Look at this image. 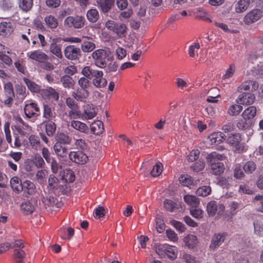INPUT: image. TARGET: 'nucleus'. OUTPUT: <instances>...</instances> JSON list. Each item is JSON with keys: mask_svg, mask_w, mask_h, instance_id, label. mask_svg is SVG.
Listing matches in <instances>:
<instances>
[{"mask_svg": "<svg viewBox=\"0 0 263 263\" xmlns=\"http://www.w3.org/2000/svg\"><path fill=\"white\" fill-rule=\"evenodd\" d=\"M59 183L58 179L52 175H50L48 179V187L49 191H52L57 188Z\"/></svg>", "mask_w": 263, "mask_h": 263, "instance_id": "obj_51", "label": "nucleus"}, {"mask_svg": "<svg viewBox=\"0 0 263 263\" xmlns=\"http://www.w3.org/2000/svg\"><path fill=\"white\" fill-rule=\"evenodd\" d=\"M14 27L12 23L10 22L2 21L0 22V32L5 35H10L13 31Z\"/></svg>", "mask_w": 263, "mask_h": 263, "instance_id": "obj_19", "label": "nucleus"}, {"mask_svg": "<svg viewBox=\"0 0 263 263\" xmlns=\"http://www.w3.org/2000/svg\"><path fill=\"white\" fill-rule=\"evenodd\" d=\"M91 131L95 135H99L104 130L103 124L101 121L98 120L92 123L90 126Z\"/></svg>", "mask_w": 263, "mask_h": 263, "instance_id": "obj_26", "label": "nucleus"}, {"mask_svg": "<svg viewBox=\"0 0 263 263\" xmlns=\"http://www.w3.org/2000/svg\"><path fill=\"white\" fill-rule=\"evenodd\" d=\"M0 7L4 11H9L13 7V3L11 0H1Z\"/></svg>", "mask_w": 263, "mask_h": 263, "instance_id": "obj_57", "label": "nucleus"}, {"mask_svg": "<svg viewBox=\"0 0 263 263\" xmlns=\"http://www.w3.org/2000/svg\"><path fill=\"white\" fill-rule=\"evenodd\" d=\"M21 210L26 215L32 214L34 210V206L29 201L23 203L21 206Z\"/></svg>", "mask_w": 263, "mask_h": 263, "instance_id": "obj_38", "label": "nucleus"}, {"mask_svg": "<svg viewBox=\"0 0 263 263\" xmlns=\"http://www.w3.org/2000/svg\"><path fill=\"white\" fill-rule=\"evenodd\" d=\"M166 247H167V245L164 244H156L155 245V250L156 252L158 254L160 257H164L166 256Z\"/></svg>", "mask_w": 263, "mask_h": 263, "instance_id": "obj_54", "label": "nucleus"}, {"mask_svg": "<svg viewBox=\"0 0 263 263\" xmlns=\"http://www.w3.org/2000/svg\"><path fill=\"white\" fill-rule=\"evenodd\" d=\"M235 70V67L234 65L231 64L230 65L229 68L226 70L224 74L222 77V79L226 81L232 77Z\"/></svg>", "mask_w": 263, "mask_h": 263, "instance_id": "obj_59", "label": "nucleus"}, {"mask_svg": "<svg viewBox=\"0 0 263 263\" xmlns=\"http://www.w3.org/2000/svg\"><path fill=\"white\" fill-rule=\"evenodd\" d=\"M87 17L91 22H96L99 17L98 12L96 9H90L87 13Z\"/></svg>", "mask_w": 263, "mask_h": 263, "instance_id": "obj_53", "label": "nucleus"}, {"mask_svg": "<svg viewBox=\"0 0 263 263\" xmlns=\"http://www.w3.org/2000/svg\"><path fill=\"white\" fill-rule=\"evenodd\" d=\"M224 206L222 204H218L216 201H211L209 202L206 206V210L210 216H213L217 214L221 215L224 211Z\"/></svg>", "mask_w": 263, "mask_h": 263, "instance_id": "obj_5", "label": "nucleus"}, {"mask_svg": "<svg viewBox=\"0 0 263 263\" xmlns=\"http://www.w3.org/2000/svg\"><path fill=\"white\" fill-rule=\"evenodd\" d=\"M224 138L226 139V142L228 144L235 146L239 153L242 152V150L240 149L239 146L241 137L239 134H229Z\"/></svg>", "mask_w": 263, "mask_h": 263, "instance_id": "obj_12", "label": "nucleus"}, {"mask_svg": "<svg viewBox=\"0 0 263 263\" xmlns=\"http://www.w3.org/2000/svg\"><path fill=\"white\" fill-rule=\"evenodd\" d=\"M24 82L28 88L32 92H38L41 91L40 86L27 78L24 79Z\"/></svg>", "mask_w": 263, "mask_h": 263, "instance_id": "obj_37", "label": "nucleus"}, {"mask_svg": "<svg viewBox=\"0 0 263 263\" xmlns=\"http://www.w3.org/2000/svg\"><path fill=\"white\" fill-rule=\"evenodd\" d=\"M162 165L161 163H157L155 164L152 171L151 172V174L153 177H157L160 175L162 172Z\"/></svg>", "mask_w": 263, "mask_h": 263, "instance_id": "obj_64", "label": "nucleus"}, {"mask_svg": "<svg viewBox=\"0 0 263 263\" xmlns=\"http://www.w3.org/2000/svg\"><path fill=\"white\" fill-rule=\"evenodd\" d=\"M98 6L104 13H106L111 9L114 0H97Z\"/></svg>", "mask_w": 263, "mask_h": 263, "instance_id": "obj_21", "label": "nucleus"}, {"mask_svg": "<svg viewBox=\"0 0 263 263\" xmlns=\"http://www.w3.org/2000/svg\"><path fill=\"white\" fill-rule=\"evenodd\" d=\"M252 85L253 89H255L256 85V83L253 81H246L243 83L241 85L238 87V90L241 92L242 90H249L250 88V86Z\"/></svg>", "mask_w": 263, "mask_h": 263, "instance_id": "obj_55", "label": "nucleus"}, {"mask_svg": "<svg viewBox=\"0 0 263 263\" xmlns=\"http://www.w3.org/2000/svg\"><path fill=\"white\" fill-rule=\"evenodd\" d=\"M45 126L47 135L49 137L53 136L56 130L55 124L51 121H48L45 122Z\"/></svg>", "mask_w": 263, "mask_h": 263, "instance_id": "obj_35", "label": "nucleus"}, {"mask_svg": "<svg viewBox=\"0 0 263 263\" xmlns=\"http://www.w3.org/2000/svg\"><path fill=\"white\" fill-rule=\"evenodd\" d=\"M28 140L32 149L37 151L41 148V143L39 136L35 135H31L29 137Z\"/></svg>", "mask_w": 263, "mask_h": 263, "instance_id": "obj_22", "label": "nucleus"}, {"mask_svg": "<svg viewBox=\"0 0 263 263\" xmlns=\"http://www.w3.org/2000/svg\"><path fill=\"white\" fill-rule=\"evenodd\" d=\"M226 136L221 132L214 133L211 134L208 139L212 144H219L225 140Z\"/></svg>", "mask_w": 263, "mask_h": 263, "instance_id": "obj_20", "label": "nucleus"}, {"mask_svg": "<svg viewBox=\"0 0 263 263\" xmlns=\"http://www.w3.org/2000/svg\"><path fill=\"white\" fill-rule=\"evenodd\" d=\"M42 155L43 156V158L45 159L47 163H49L53 161V158L51 156V154L47 147H42Z\"/></svg>", "mask_w": 263, "mask_h": 263, "instance_id": "obj_61", "label": "nucleus"}, {"mask_svg": "<svg viewBox=\"0 0 263 263\" xmlns=\"http://www.w3.org/2000/svg\"><path fill=\"white\" fill-rule=\"evenodd\" d=\"M62 179L66 182H72L75 179V176L71 170H66L64 171Z\"/></svg>", "mask_w": 263, "mask_h": 263, "instance_id": "obj_41", "label": "nucleus"}, {"mask_svg": "<svg viewBox=\"0 0 263 263\" xmlns=\"http://www.w3.org/2000/svg\"><path fill=\"white\" fill-rule=\"evenodd\" d=\"M10 184L13 191L16 193H18L22 191L23 183L18 177L16 176L12 177L10 180Z\"/></svg>", "mask_w": 263, "mask_h": 263, "instance_id": "obj_28", "label": "nucleus"}, {"mask_svg": "<svg viewBox=\"0 0 263 263\" xmlns=\"http://www.w3.org/2000/svg\"><path fill=\"white\" fill-rule=\"evenodd\" d=\"M112 55L109 49H99L92 53V58L95 65L99 68H103L107 62L111 59Z\"/></svg>", "mask_w": 263, "mask_h": 263, "instance_id": "obj_2", "label": "nucleus"}, {"mask_svg": "<svg viewBox=\"0 0 263 263\" xmlns=\"http://www.w3.org/2000/svg\"><path fill=\"white\" fill-rule=\"evenodd\" d=\"M96 115L95 107L90 105L87 104L84 106V110L82 114L83 119H91Z\"/></svg>", "mask_w": 263, "mask_h": 263, "instance_id": "obj_18", "label": "nucleus"}, {"mask_svg": "<svg viewBox=\"0 0 263 263\" xmlns=\"http://www.w3.org/2000/svg\"><path fill=\"white\" fill-rule=\"evenodd\" d=\"M184 201L192 208H197L199 204V200L196 196L191 195H185L183 197Z\"/></svg>", "mask_w": 263, "mask_h": 263, "instance_id": "obj_29", "label": "nucleus"}, {"mask_svg": "<svg viewBox=\"0 0 263 263\" xmlns=\"http://www.w3.org/2000/svg\"><path fill=\"white\" fill-rule=\"evenodd\" d=\"M78 84L80 88L88 89L91 85V82L89 78L83 76L79 79Z\"/></svg>", "mask_w": 263, "mask_h": 263, "instance_id": "obj_42", "label": "nucleus"}, {"mask_svg": "<svg viewBox=\"0 0 263 263\" xmlns=\"http://www.w3.org/2000/svg\"><path fill=\"white\" fill-rule=\"evenodd\" d=\"M250 4V0H239L235 5V8L237 13L245 11Z\"/></svg>", "mask_w": 263, "mask_h": 263, "instance_id": "obj_27", "label": "nucleus"}, {"mask_svg": "<svg viewBox=\"0 0 263 263\" xmlns=\"http://www.w3.org/2000/svg\"><path fill=\"white\" fill-rule=\"evenodd\" d=\"M27 56L30 59L39 62H43L48 59V55L40 50L28 52Z\"/></svg>", "mask_w": 263, "mask_h": 263, "instance_id": "obj_15", "label": "nucleus"}, {"mask_svg": "<svg viewBox=\"0 0 263 263\" xmlns=\"http://www.w3.org/2000/svg\"><path fill=\"white\" fill-rule=\"evenodd\" d=\"M68 156L72 161L79 164H84L88 160L87 155L82 151L70 152Z\"/></svg>", "mask_w": 263, "mask_h": 263, "instance_id": "obj_9", "label": "nucleus"}, {"mask_svg": "<svg viewBox=\"0 0 263 263\" xmlns=\"http://www.w3.org/2000/svg\"><path fill=\"white\" fill-rule=\"evenodd\" d=\"M57 39H52V42L50 44L49 50L52 54L55 55L58 58L62 59L63 58L61 49L62 45L57 44Z\"/></svg>", "mask_w": 263, "mask_h": 263, "instance_id": "obj_17", "label": "nucleus"}, {"mask_svg": "<svg viewBox=\"0 0 263 263\" xmlns=\"http://www.w3.org/2000/svg\"><path fill=\"white\" fill-rule=\"evenodd\" d=\"M64 54L68 60L75 61L78 60L80 57L81 50L74 45H69L65 48Z\"/></svg>", "mask_w": 263, "mask_h": 263, "instance_id": "obj_6", "label": "nucleus"}, {"mask_svg": "<svg viewBox=\"0 0 263 263\" xmlns=\"http://www.w3.org/2000/svg\"><path fill=\"white\" fill-rule=\"evenodd\" d=\"M19 6L22 10L27 12L31 9L33 5L32 0H20Z\"/></svg>", "mask_w": 263, "mask_h": 263, "instance_id": "obj_49", "label": "nucleus"}, {"mask_svg": "<svg viewBox=\"0 0 263 263\" xmlns=\"http://www.w3.org/2000/svg\"><path fill=\"white\" fill-rule=\"evenodd\" d=\"M62 86L65 88L73 89L74 86V82L72 78L68 75H64L60 79Z\"/></svg>", "mask_w": 263, "mask_h": 263, "instance_id": "obj_24", "label": "nucleus"}, {"mask_svg": "<svg viewBox=\"0 0 263 263\" xmlns=\"http://www.w3.org/2000/svg\"><path fill=\"white\" fill-rule=\"evenodd\" d=\"M190 213L192 216L196 218H201L203 217V211L198 206L190 209Z\"/></svg>", "mask_w": 263, "mask_h": 263, "instance_id": "obj_63", "label": "nucleus"}, {"mask_svg": "<svg viewBox=\"0 0 263 263\" xmlns=\"http://www.w3.org/2000/svg\"><path fill=\"white\" fill-rule=\"evenodd\" d=\"M85 21L84 16L77 15L67 17L64 20V24L68 28L80 29L84 27Z\"/></svg>", "mask_w": 263, "mask_h": 263, "instance_id": "obj_3", "label": "nucleus"}, {"mask_svg": "<svg viewBox=\"0 0 263 263\" xmlns=\"http://www.w3.org/2000/svg\"><path fill=\"white\" fill-rule=\"evenodd\" d=\"M35 190L34 183L30 181L26 180L23 183L22 191L29 195L32 194Z\"/></svg>", "mask_w": 263, "mask_h": 263, "instance_id": "obj_32", "label": "nucleus"}, {"mask_svg": "<svg viewBox=\"0 0 263 263\" xmlns=\"http://www.w3.org/2000/svg\"><path fill=\"white\" fill-rule=\"evenodd\" d=\"M184 242L189 248L193 249L197 245L198 240L195 235H189L184 238Z\"/></svg>", "mask_w": 263, "mask_h": 263, "instance_id": "obj_30", "label": "nucleus"}, {"mask_svg": "<svg viewBox=\"0 0 263 263\" xmlns=\"http://www.w3.org/2000/svg\"><path fill=\"white\" fill-rule=\"evenodd\" d=\"M224 156L216 152H213L207 155L206 159L210 166L211 172L215 175H220L224 170V164L219 161L223 160Z\"/></svg>", "mask_w": 263, "mask_h": 263, "instance_id": "obj_1", "label": "nucleus"}, {"mask_svg": "<svg viewBox=\"0 0 263 263\" xmlns=\"http://www.w3.org/2000/svg\"><path fill=\"white\" fill-rule=\"evenodd\" d=\"M83 76L89 78L92 83L93 81H96L100 76H103V72L101 70L93 69L90 66H85L81 71Z\"/></svg>", "mask_w": 263, "mask_h": 263, "instance_id": "obj_7", "label": "nucleus"}, {"mask_svg": "<svg viewBox=\"0 0 263 263\" xmlns=\"http://www.w3.org/2000/svg\"><path fill=\"white\" fill-rule=\"evenodd\" d=\"M166 255L172 259H175L177 257L178 250L176 247L167 245L166 247Z\"/></svg>", "mask_w": 263, "mask_h": 263, "instance_id": "obj_39", "label": "nucleus"}, {"mask_svg": "<svg viewBox=\"0 0 263 263\" xmlns=\"http://www.w3.org/2000/svg\"><path fill=\"white\" fill-rule=\"evenodd\" d=\"M256 168V164L254 162L252 161L247 162L243 167V170H244L245 172L248 174H251L253 173Z\"/></svg>", "mask_w": 263, "mask_h": 263, "instance_id": "obj_40", "label": "nucleus"}, {"mask_svg": "<svg viewBox=\"0 0 263 263\" xmlns=\"http://www.w3.org/2000/svg\"><path fill=\"white\" fill-rule=\"evenodd\" d=\"M256 114V108L254 106H250L242 112V116L244 119H251L254 117Z\"/></svg>", "mask_w": 263, "mask_h": 263, "instance_id": "obj_33", "label": "nucleus"}, {"mask_svg": "<svg viewBox=\"0 0 263 263\" xmlns=\"http://www.w3.org/2000/svg\"><path fill=\"white\" fill-rule=\"evenodd\" d=\"M62 238L64 239H70L74 234V230L71 228L62 229L59 231Z\"/></svg>", "mask_w": 263, "mask_h": 263, "instance_id": "obj_36", "label": "nucleus"}, {"mask_svg": "<svg viewBox=\"0 0 263 263\" xmlns=\"http://www.w3.org/2000/svg\"><path fill=\"white\" fill-rule=\"evenodd\" d=\"M14 259L17 263H23V259L25 256V252L22 249H15L13 253Z\"/></svg>", "mask_w": 263, "mask_h": 263, "instance_id": "obj_46", "label": "nucleus"}, {"mask_svg": "<svg viewBox=\"0 0 263 263\" xmlns=\"http://www.w3.org/2000/svg\"><path fill=\"white\" fill-rule=\"evenodd\" d=\"M164 206L166 210L171 212H175L178 209L177 204L175 202L168 199L164 200Z\"/></svg>", "mask_w": 263, "mask_h": 263, "instance_id": "obj_50", "label": "nucleus"}, {"mask_svg": "<svg viewBox=\"0 0 263 263\" xmlns=\"http://www.w3.org/2000/svg\"><path fill=\"white\" fill-rule=\"evenodd\" d=\"M4 97L6 98L4 103L5 105H11L15 97L13 87L10 82H8L4 85Z\"/></svg>", "mask_w": 263, "mask_h": 263, "instance_id": "obj_10", "label": "nucleus"}, {"mask_svg": "<svg viewBox=\"0 0 263 263\" xmlns=\"http://www.w3.org/2000/svg\"><path fill=\"white\" fill-rule=\"evenodd\" d=\"M211 192V188L210 186H202L197 190L196 193L198 196L205 197L209 195Z\"/></svg>", "mask_w": 263, "mask_h": 263, "instance_id": "obj_47", "label": "nucleus"}, {"mask_svg": "<svg viewBox=\"0 0 263 263\" xmlns=\"http://www.w3.org/2000/svg\"><path fill=\"white\" fill-rule=\"evenodd\" d=\"M255 233L260 236H263V224L259 220H256L253 223Z\"/></svg>", "mask_w": 263, "mask_h": 263, "instance_id": "obj_58", "label": "nucleus"}, {"mask_svg": "<svg viewBox=\"0 0 263 263\" xmlns=\"http://www.w3.org/2000/svg\"><path fill=\"white\" fill-rule=\"evenodd\" d=\"M92 84L97 88H103L106 86L107 81L106 79L103 78V76H100L96 81H93Z\"/></svg>", "mask_w": 263, "mask_h": 263, "instance_id": "obj_48", "label": "nucleus"}, {"mask_svg": "<svg viewBox=\"0 0 263 263\" xmlns=\"http://www.w3.org/2000/svg\"><path fill=\"white\" fill-rule=\"evenodd\" d=\"M89 95L88 89L79 88L72 92V97L77 101L83 102Z\"/></svg>", "mask_w": 263, "mask_h": 263, "instance_id": "obj_16", "label": "nucleus"}, {"mask_svg": "<svg viewBox=\"0 0 263 263\" xmlns=\"http://www.w3.org/2000/svg\"><path fill=\"white\" fill-rule=\"evenodd\" d=\"M262 16V11L259 9H255L248 12L243 20L246 24L249 25L260 20Z\"/></svg>", "mask_w": 263, "mask_h": 263, "instance_id": "obj_8", "label": "nucleus"}, {"mask_svg": "<svg viewBox=\"0 0 263 263\" xmlns=\"http://www.w3.org/2000/svg\"><path fill=\"white\" fill-rule=\"evenodd\" d=\"M16 93L20 96V99L23 100L26 97V87L21 84H17L15 85Z\"/></svg>", "mask_w": 263, "mask_h": 263, "instance_id": "obj_56", "label": "nucleus"}, {"mask_svg": "<svg viewBox=\"0 0 263 263\" xmlns=\"http://www.w3.org/2000/svg\"><path fill=\"white\" fill-rule=\"evenodd\" d=\"M45 24L50 29H55L58 25V21L57 19L52 15L46 16L44 18Z\"/></svg>", "mask_w": 263, "mask_h": 263, "instance_id": "obj_31", "label": "nucleus"}, {"mask_svg": "<svg viewBox=\"0 0 263 263\" xmlns=\"http://www.w3.org/2000/svg\"><path fill=\"white\" fill-rule=\"evenodd\" d=\"M24 112L28 118L36 119L41 115L37 104L34 102L26 103L24 108Z\"/></svg>", "mask_w": 263, "mask_h": 263, "instance_id": "obj_4", "label": "nucleus"}, {"mask_svg": "<svg viewBox=\"0 0 263 263\" xmlns=\"http://www.w3.org/2000/svg\"><path fill=\"white\" fill-rule=\"evenodd\" d=\"M127 27L124 24H117L115 26L113 31L117 34L119 37L124 36L126 34Z\"/></svg>", "mask_w": 263, "mask_h": 263, "instance_id": "obj_34", "label": "nucleus"}, {"mask_svg": "<svg viewBox=\"0 0 263 263\" xmlns=\"http://www.w3.org/2000/svg\"><path fill=\"white\" fill-rule=\"evenodd\" d=\"M74 145L78 148L81 149H85L88 147V144L83 139H76L74 138Z\"/></svg>", "mask_w": 263, "mask_h": 263, "instance_id": "obj_60", "label": "nucleus"}, {"mask_svg": "<svg viewBox=\"0 0 263 263\" xmlns=\"http://www.w3.org/2000/svg\"><path fill=\"white\" fill-rule=\"evenodd\" d=\"M179 179L180 183L184 186H190L193 183L191 177L187 175H182Z\"/></svg>", "mask_w": 263, "mask_h": 263, "instance_id": "obj_62", "label": "nucleus"}, {"mask_svg": "<svg viewBox=\"0 0 263 263\" xmlns=\"http://www.w3.org/2000/svg\"><path fill=\"white\" fill-rule=\"evenodd\" d=\"M242 107L239 104H233L230 106L228 109V113L231 116H237L242 110Z\"/></svg>", "mask_w": 263, "mask_h": 263, "instance_id": "obj_44", "label": "nucleus"}, {"mask_svg": "<svg viewBox=\"0 0 263 263\" xmlns=\"http://www.w3.org/2000/svg\"><path fill=\"white\" fill-rule=\"evenodd\" d=\"M255 96L252 93L244 92L240 94L237 99L236 100V102L237 104L240 105H250L252 104L255 101Z\"/></svg>", "mask_w": 263, "mask_h": 263, "instance_id": "obj_11", "label": "nucleus"}, {"mask_svg": "<svg viewBox=\"0 0 263 263\" xmlns=\"http://www.w3.org/2000/svg\"><path fill=\"white\" fill-rule=\"evenodd\" d=\"M226 237V233L215 234L212 238L210 246V249L214 250L218 248L224 241Z\"/></svg>", "mask_w": 263, "mask_h": 263, "instance_id": "obj_13", "label": "nucleus"}, {"mask_svg": "<svg viewBox=\"0 0 263 263\" xmlns=\"http://www.w3.org/2000/svg\"><path fill=\"white\" fill-rule=\"evenodd\" d=\"M54 116L53 108L51 106L46 104L44 105V118L49 119Z\"/></svg>", "mask_w": 263, "mask_h": 263, "instance_id": "obj_52", "label": "nucleus"}, {"mask_svg": "<svg viewBox=\"0 0 263 263\" xmlns=\"http://www.w3.org/2000/svg\"><path fill=\"white\" fill-rule=\"evenodd\" d=\"M81 47L83 52H89L96 48V45L93 42L84 41L82 44Z\"/></svg>", "mask_w": 263, "mask_h": 263, "instance_id": "obj_43", "label": "nucleus"}, {"mask_svg": "<svg viewBox=\"0 0 263 263\" xmlns=\"http://www.w3.org/2000/svg\"><path fill=\"white\" fill-rule=\"evenodd\" d=\"M41 95L44 99H52L54 101H58L59 98V93L52 87L41 90Z\"/></svg>", "mask_w": 263, "mask_h": 263, "instance_id": "obj_14", "label": "nucleus"}, {"mask_svg": "<svg viewBox=\"0 0 263 263\" xmlns=\"http://www.w3.org/2000/svg\"><path fill=\"white\" fill-rule=\"evenodd\" d=\"M254 201L256 206V210L263 213V196L257 195L254 198Z\"/></svg>", "mask_w": 263, "mask_h": 263, "instance_id": "obj_45", "label": "nucleus"}, {"mask_svg": "<svg viewBox=\"0 0 263 263\" xmlns=\"http://www.w3.org/2000/svg\"><path fill=\"white\" fill-rule=\"evenodd\" d=\"M68 126H71L76 130L82 133H87L88 131L87 126L85 123L79 121L73 120L68 124Z\"/></svg>", "mask_w": 263, "mask_h": 263, "instance_id": "obj_23", "label": "nucleus"}, {"mask_svg": "<svg viewBox=\"0 0 263 263\" xmlns=\"http://www.w3.org/2000/svg\"><path fill=\"white\" fill-rule=\"evenodd\" d=\"M57 142L62 143L63 144L69 145L71 143V138L68 135L64 133H59L55 137Z\"/></svg>", "mask_w": 263, "mask_h": 263, "instance_id": "obj_25", "label": "nucleus"}]
</instances>
